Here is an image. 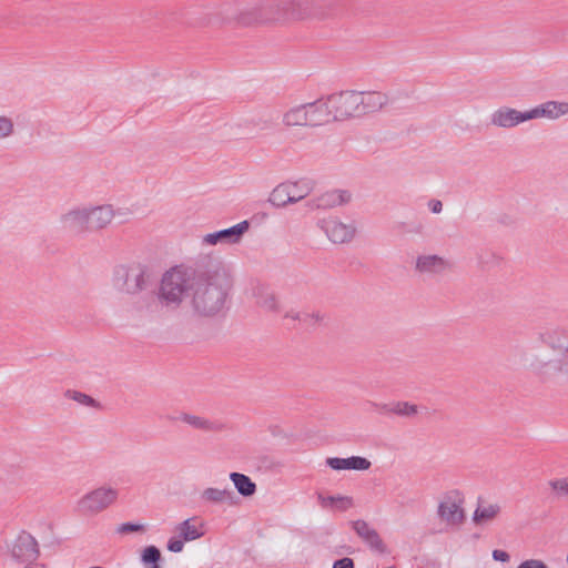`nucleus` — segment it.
Returning <instances> with one entry per match:
<instances>
[{"label": "nucleus", "mask_w": 568, "mask_h": 568, "mask_svg": "<svg viewBox=\"0 0 568 568\" xmlns=\"http://www.w3.org/2000/svg\"><path fill=\"white\" fill-rule=\"evenodd\" d=\"M540 338L550 348L568 353V331L561 328L549 329L542 333Z\"/></svg>", "instance_id": "nucleus-20"}, {"label": "nucleus", "mask_w": 568, "mask_h": 568, "mask_svg": "<svg viewBox=\"0 0 568 568\" xmlns=\"http://www.w3.org/2000/svg\"><path fill=\"white\" fill-rule=\"evenodd\" d=\"M203 529H207L206 521L200 516H194L178 524L173 532H199Z\"/></svg>", "instance_id": "nucleus-29"}, {"label": "nucleus", "mask_w": 568, "mask_h": 568, "mask_svg": "<svg viewBox=\"0 0 568 568\" xmlns=\"http://www.w3.org/2000/svg\"><path fill=\"white\" fill-rule=\"evenodd\" d=\"M149 527L144 524H133V523H124L118 527L116 532H132L146 530Z\"/></svg>", "instance_id": "nucleus-39"}, {"label": "nucleus", "mask_w": 568, "mask_h": 568, "mask_svg": "<svg viewBox=\"0 0 568 568\" xmlns=\"http://www.w3.org/2000/svg\"><path fill=\"white\" fill-rule=\"evenodd\" d=\"M161 552L155 546L146 547L141 555V561L144 568H161Z\"/></svg>", "instance_id": "nucleus-30"}, {"label": "nucleus", "mask_w": 568, "mask_h": 568, "mask_svg": "<svg viewBox=\"0 0 568 568\" xmlns=\"http://www.w3.org/2000/svg\"><path fill=\"white\" fill-rule=\"evenodd\" d=\"M285 126H308L307 110L305 103L293 105L282 116Z\"/></svg>", "instance_id": "nucleus-21"}, {"label": "nucleus", "mask_w": 568, "mask_h": 568, "mask_svg": "<svg viewBox=\"0 0 568 568\" xmlns=\"http://www.w3.org/2000/svg\"><path fill=\"white\" fill-rule=\"evenodd\" d=\"M202 535H179L173 537L168 542V549L172 552H180L183 549L184 542L195 540Z\"/></svg>", "instance_id": "nucleus-33"}, {"label": "nucleus", "mask_w": 568, "mask_h": 568, "mask_svg": "<svg viewBox=\"0 0 568 568\" xmlns=\"http://www.w3.org/2000/svg\"><path fill=\"white\" fill-rule=\"evenodd\" d=\"M428 209L434 214H439L443 211V203L439 200H430L428 202Z\"/></svg>", "instance_id": "nucleus-44"}, {"label": "nucleus", "mask_w": 568, "mask_h": 568, "mask_svg": "<svg viewBox=\"0 0 568 568\" xmlns=\"http://www.w3.org/2000/svg\"><path fill=\"white\" fill-rule=\"evenodd\" d=\"M248 221H242L229 229L205 234L202 237V244L210 246L217 244H237L241 242L243 235L248 231Z\"/></svg>", "instance_id": "nucleus-8"}, {"label": "nucleus", "mask_w": 568, "mask_h": 568, "mask_svg": "<svg viewBox=\"0 0 568 568\" xmlns=\"http://www.w3.org/2000/svg\"><path fill=\"white\" fill-rule=\"evenodd\" d=\"M201 499L207 504H229L233 505L235 500V495L231 489L224 488H214L207 487L201 493Z\"/></svg>", "instance_id": "nucleus-22"}, {"label": "nucleus", "mask_w": 568, "mask_h": 568, "mask_svg": "<svg viewBox=\"0 0 568 568\" xmlns=\"http://www.w3.org/2000/svg\"><path fill=\"white\" fill-rule=\"evenodd\" d=\"M231 287V280L222 261L216 257H204L195 267L174 266L161 278L159 292L142 296L149 313L158 307L176 310L189 300L195 315L214 317L225 308Z\"/></svg>", "instance_id": "nucleus-1"}, {"label": "nucleus", "mask_w": 568, "mask_h": 568, "mask_svg": "<svg viewBox=\"0 0 568 568\" xmlns=\"http://www.w3.org/2000/svg\"><path fill=\"white\" fill-rule=\"evenodd\" d=\"M326 465L334 470H368L372 463L362 456H351L347 458L328 457L325 460Z\"/></svg>", "instance_id": "nucleus-18"}, {"label": "nucleus", "mask_w": 568, "mask_h": 568, "mask_svg": "<svg viewBox=\"0 0 568 568\" xmlns=\"http://www.w3.org/2000/svg\"><path fill=\"white\" fill-rule=\"evenodd\" d=\"M64 395L67 398H70L72 400L79 403L82 406L93 407V408L100 407L99 402H97L93 397H91L84 393L68 389Z\"/></svg>", "instance_id": "nucleus-31"}, {"label": "nucleus", "mask_w": 568, "mask_h": 568, "mask_svg": "<svg viewBox=\"0 0 568 568\" xmlns=\"http://www.w3.org/2000/svg\"><path fill=\"white\" fill-rule=\"evenodd\" d=\"M13 131V121L8 116L0 115V140L11 136Z\"/></svg>", "instance_id": "nucleus-35"}, {"label": "nucleus", "mask_w": 568, "mask_h": 568, "mask_svg": "<svg viewBox=\"0 0 568 568\" xmlns=\"http://www.w3.org/2000/svg\"><path fill=\"white\" fill-rule=\"evenodd\" d=\"M59 222L62 229L74 234H82L88 231L87 206H74L61 214Z\"/></svg>", "instance_id": "nucleus-13"}, {"label": "nucleus", "mask_w": 568, "mask_h": 568, "mask_svg": "<svg viewBox=\"0 0 568 568\" xmlns=\"http://www.w3.org/2000/svg\"><path fill=\"white\" fill-rule=\"evenodd\" d=\"M353 529L355 532H375L368 528V524L364 520H356L353 523Z\"/></svg>", "instance_id": "nucleus-41"}, {"label": "nucleus", "mask_w": 568, "mask_h": 568, "mask_svg": "<svg viewBox=\"0 0 568 568\" xmlns=\"http://www.w3.org/2000/svg\"><path fill=\"white\" fill-rule=\"evenodd\" d=\"M325 318V315L318 311L316 312H304L303 313V324L308 326H314L321 324Z\"/></svg>", "instance_id": "nucleus-38"}, {"label": "nucleus", "mask_w": 568, "mask_h": 568, "mask_svg": "<svg viewBox=\"0 0 568 568\" xmlns=\"http://www.w3.org/2000/svg\"><path fill=\"white\" fill-rule=\"evenodd\" d=\"M501 513V506L499 503H491L483 497H478L476 500V508L471 515V523L476 528H486Z\"/></svg>", "instance_id": "nucleus-11"}, {"label": "nucleus", "mask_w": 568, "mask_h": 568, "mask_svg": "<svg viewBox=\"0 0 568 568\" xmlns=\"http://www.w3.org/2000/svg\"><path fill=\"white\" fill-rule=\"evenodd\" d=\"M529 121L527 111H519L510 106H500L490 114V124L499 129H513Z\"/></svg>", "instance_id": "nucleus-10"}, {"label": "nucleus", "mask_w": 568, "mask_h": 568, "mask_svg": "<svg viewBox=\"0 0 568 568\" xmlns=\"http://www.w3.org/2000/svg\"><path fill=\"white\" fill-rule=\"evenodd\" d=\"M364 539V542L371 548L372 551L376 554H385L387 552L386 545L381 538V535H361Z\"/></svg>", "instance_id": "nucleus-32"}, {"label": "nucleus", "mask_w": 568, "mask_h": 568, "mask_svg": "<svg viewBox=\"0 0 568 568\" xmlns=\"http://www.w3.org/2000/svg\"><path fill=\"white\" fill-rule=\"evenodd\" d=\"M549 485L558 496L568 498V477L551 480Z\"/></svg>", "instance_id": "nucleus-36"}, {"label": "nucleus", "mask_w": 568, "mask_h": 568, "mask_svg": "<svg viewBox=\"0 0 568 568\" xmlns=\"http://www.w3.org/2000/svg\"><path fill=\"white\" fill-rule=\"evenodd\" d=\"M317 500L322 508L335 511H345L353 507L354 501L349 496H324L323 494H317Z\"/></svg>", "instance_id": "nucleus-23"}, {"label": "nucleus", "mask_w": 568, "mask_h": 568, "mask_svg": "<svg viewBox=\"0 0 568 568\" xmlns=\"http://www.w3.org/2000/svg\"><path fill=\"white\" fill-rule=\"evenodd\" d=\"M357 94L361 118L378 112L389 102L387 94L377 91H357Z\"/></svg>", "instance_id": "nucleus-16"}, {"label": "nucleus", "mask_w": 568, "mask_h": 568, "mask_svg": "<svg viewBox=\"0 0 568 568\" xmlns=\"http://www.w3.org/2000/svg\"><path fill=\"white\" fill-rule=\"evenodd\" d=\"M317 226L326 234L328 240L335 244L348 243L355 235L353 224L343 223L336 217L320 220Z\"/></svg>", "instance_id": "nucleus-7"}, {"label": "nucleus", "mask_w": 568, "mask_h": 568, "mask_svg": "<svg viewBox=\"0 0 568 568\" xmlns=\"http://www.w3.org/2000/svg\"><path fill=\"white\" fill-rule=\"evenodd\" d=\"M88 231L105 229L114 217V210L110 204L90 206L87 205Z\"/></svg>", "instance_id": "nucleus-15"}, {"label": "nucleus", "mask_w": 568, "mask_h": 568, "mask_svg": "<svg viewBox=\"0 0 568 568\" xmlns=\"http://www.w3.org/2000/svg\"><path fill=\"white\" fill-rule=\"evenodd\" d=\"M500 260L501 258L493 252L484 253L478 256V263L481 267L498 265Z\"/></svg>", "instance_id": "nucleus-37"}, {"label": "nucleus", "mask_w": 568, "mask_h": 568, "mask_svg": "<svg viewBox=\"0 0 568 568\" xmlns=\"http://www.w3.org/2000/svg\"><path fill=\"white\" fill-rule=\"evenodd\" d=\"M547 365H548L547 363H541L540 362V363H537L536 365H532V366H534V369H535L536 373L544 374L545 373L544 369L547 367Z\"/></svg>", "instance_id": "nucleus-47"}, {"label": "nucleus", "mask_w": 568, "mask_h": 568, "mask_svg": "<svg viewBox=\"0 0 568 568\" xmlns=\"http://www.w3.org/2000/svg\"><path fill=\"white\" fill-rule=\"evenodd\" d=\"M305 105L307 110L308 128H316L335 122L333 120L328 95L317 99L314 102L305 103Z\"/></svg>", "instance_id": "nucleus-12"}, {"label": "nucleus", "mask_w": 568, "mask_h": 568, "mask_svg": "<svg viewBox=\"0 0 568 568\" xmlns=\"http://www.w3.org/2000/svg\"><path fill=\"white\" fill-rule=\"evenodd\" d=\"M284 317L285 318H291L293 321H298L301 323H303V313L302 312H297V311H288L284 314Z\"/></svg>", "instance_id": "nucleus-46"}, {"label": "nucleus", "mask_w": 568, "mask_h": 568, "mask_svg": "<svg viewBox=\"0 0 568 568\" xmlns=\"http://www.w3.org/2000/svg\"><path fill=\"white\" fill-rule=\"evenodd\" d=\"M517 568H548L546 564L538 559H528L523 561Z\"/></svg>", "instance_id": "nucleus-40"}, {"label": "nucleus", "mask_w": 568, "mask_h": 568, "mask_svg": "<svg viewBox=\"0 0 568 568\" xmlns=\"http://www.w3.org/2000/svg\"><path fill=\"white\" fill-rule=\"evenodd\" d=\"M118 497V489L103 485L82 495L75 501L73 510L80 516L93 517L114 505Z\"/></svg>", "instance_id": "nucleus-5"}, {"label": "nucleus", "mask_w": 568, "mask_h": 568, "mask_svg": "<svg viewBox=\"0 0 568 568\" xmlns=\"http://www.w3.org/2000/svg\"><path fill=\"white\" fill-rule=\"evenodd\" d=\"M12 558L21 562L34 561L39 556L38 541L33 535H16L9 542Z\"/></svg>", "instance_id": "nucleus-9"}, {"label": "nucleus", "mask_w": 568, "mask_h": 568, "mask_svg": "<svg viewBox=\"0 0 568 568\" xmlns=\"http://www.w3.org/2000/svg\"><path fill=\"white\" fill-rule=\"evenodd\" d=\"M450 263L437 254H423L417 256L415 270L422 274L442 275L450 268Z\"/></svg>", "instance_id": "nucleus-14"}, {"label": "nucleus", "mask_w": 568, "mask_h": 568, "mask_svg": "<svg viewBox=\"0 0 568 568\" xmlns=\"http://www.w3.org/2000/svg\"><path fill=\"white\" fill-rule=\"evenodd\" d=\"M333 568H354V562L351 558L344 557L342 559L336 560L333 564Z\"/></svg>", "instance_id": "nucleus-42"}, {"label": "nucleus", "mask_w": 568, "mask_h": 568, "mask_svg": "<svg viewBox=\"0 0 568 568\" xmlns=\"http://www.w3.org/2000/svg\"><path fill=\"white\" fill-rule=\"evenodd\" d=\"M170 420H175V418L170 417ZM176 419L187 424L189 426L204 430V432H222L225 429V425L221 422H213L210 419H206L204 417L189 414V413H181Z\"/></svg>", "instance_id": "nucleus-19"}, {"label": "nucleus", "mask_w": 568, "mask_h": 568, "mask_svg": "<svg viewBox=\"0 0 568 568\" xmlns=\"http://www.w3.org/2000/svg\"><path fill=\"white\" fill-rule=\"evenodd\" d=\"M255 303L262 310L270 313H278L280 304L275 294L264 286H258L254 291Z\"/></svg>", "instance_id": "nucleus-24"}, {"label": "nucleus", "mask_w": 568, "mask_h": 568, "mask_svg": "<svg viewBox=\"0 0 568 568\" xmlns=\"http://www.w3.org/2000/svg\"><path fill=\"white\" fill-rule=\"evenodd\" d=\"M351 199L349 193L346 191L333 190L324 193L312 204V207H334L348 202Z\"/></svg>", "instance_id": "nucleus-25"}, {"label": "nucleus", "mask_w": 568, "mask_h": 568, "mask_svg": "<svg viewBox=\"0 0 568 568\" xmlns=\"http://www.w3.org/2000/svg\"><path fill=\"white\" fill-rule=\"evenodd\" d=\"M358 94L355 90L341 91L328 95L333 120L343 122L359 119Z\"/></svg>", "instance_id": "nucleus-6"}, {"label": "nucleus", "mask_w": 568, "mask_h": 568, "mask_svg": "<svg viewBox=\"0 0 568 568\" xmlns=\"http://www.w3.org/2000/svg\"><path fill=\"white\" fill-rule=\"evenodd\" d=\"M436 518L450 530L463 529L468 521L465 493L459 488L443 491L437 499Z\"/></svg>", "instance_id": "nucleus-4"}, {"label": "nucleus", "mask_w": 568, "mask_h": 568, "mask_svg": "<svg viewBox=\"0 0 568 568\" xmlns=\"http://www.w3.org/2000/svg\"><path fill=\"white\" fill-rule=\"evenodd\" d=\"M418 412L417 406L409 404L407 402H397L392 404V413L403 416V417H410L416 415Z\"/></svg>", "instance_id": "nucleus-34"}, {"label": "nucleus", "mask_w": 568, "mask_h": 568, "mask_svg": "<svg viewBox=\"0 0 568 568\" xmlns=\"http://www.w3.org/2000/svg\"><path fill=\"white\" fill-rule=\"evenodd\" d=\"M151 284V271L140 262L119 264L112 273L114 290L123 295L138 296Z\"/></svg>", "instance_id": "nucleus-3"}, {"label": "nucleus", "mask_w": 568, "mask_h": 568, "mask_svg": "<svg viewBox=\"0 0 568 568\" xmlns=\"http://www.w3.org/2000/svg\"><path fill=\"white\" fill-rule=\"evenodd\" d=\"M286 184L291 186L288 187V190L290 196L294 197L292 199L293 204L300 202L305 196H307L314 190L315 186L314 181L307 178H303L294 182L288 181L286 182Z\"/></svg>", "instance_id": "nucleus-27"}, {"label": "nucleus", "mask_w": 568, "mask_h": 568, "mask_svg": "<svg viewBox=\"0 0 568 568\" xmlns=\"http://www.w3.org/2000/svg\"><path fill=\"white\" fill-rule=\"evenodd\" d=\"M230 479L241 496L247 498L256 493V484L247 475L233 471L230 474Z\"/></svg>", "instance_id": "nucleus-26"}, {"label": "nucleus", "mask_w": 568, "mask_h": 568, "mask_svg": "<svg viewBox=\"0 0 568 568\" xmlns=\"http://www.w3.org/2000/svg\"><path fill=\"white\" fill-rule=\"evenodd\" d=\"M529 121L535 119L557 120L568 114V102L547 101L528 110Z\"/></svg>", "instance_id": "nucleus-17"}, {"label": "nucleus", "mask_w": 568, "mask_h": 568, "mask_svg": "<svg viewBox=\"0 0 568 568\" xmlns=\"http://www.w3.org/2000/svg\"><path fill=\"white\" fill-rule=\"evenodd\" d=\"M327 0H264L250 4L227 2L209 14L211 26L278 24L310 17L323 18Z\"/></svg>", "instance_id": "nucleus-2"}, {"label": "nucleus", "mask_w": 568, "mask_h": 568, "mask_svg": "<svg viewBox=\"0 0 568 568\" xmlns=\"http://www.w3.org/2000/svg\"><path fill=\"white\" fill-rule=\"evenodd\" d=\"M371 406L379 413H392V404L371 403Z\"/></svg>", "instance_id": "nucleus-45"}, {"label": "nucleus", "mask_w": 568, "mask_h": 568, "mask_svg": "<svg viewBox=\"0 0 568 568\" xmlns=\"http://www.w3.org/2000/svg\"><path fill=\"white\" fill-rule=\"evenodd\" d=\"M288 187L291 186L286 182L275 186L270 193L268 202L275 207H285L287 204H293Z\"/></svg>", "instance_id": "nucleus-28"}, {"label": "nucleus", "mask_w": 568, "mask_h": 568, "mask_svg": "<svg viewBox=\"0 0 568 568\" xmlns=\"http://www.w3.org/2000/svg\"><path fill=\"white\" fill-rule=\"evenodd\" d=\"M493 558L496 561H501V562H508L510 559L509 555L506 551L500 550V549H495L493 551Z\"/></svg>", "instance_id": "nucleus-43"}]
</instances>
